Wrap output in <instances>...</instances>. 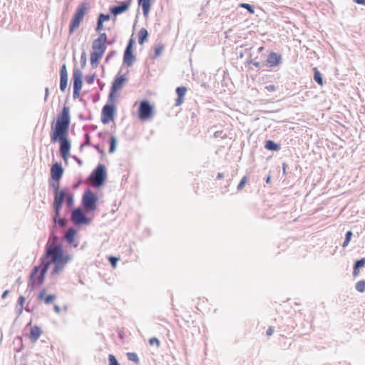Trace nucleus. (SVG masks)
<instances>
[{
	"instance_id": "1",
	"label": "nucleus",
	"mask_w": 365,
	"mask_h": 365,
	"mask_svg": "<svg viewBox=\"0 0 365 365\" xmlns=\"http://www.w3.org/2000/svg\"><path fill=\"white\" fill-rule=\"evenodd\" d=\"M71 124L70 108L64 105L58 114L56 120L51 125L50 138L53 143H59V155L65 162L71 156V141L69 139V127Z\"/></svg>"
},
{
	"instance_id": "2",
	"label": "nucleus",
	"mask_w": 365,
	"mask_h": 365,
	"mask_svg": "<svg viewBox=\"0 0 365 365\" xmlns=\"http://www.w3.org/2000/svg\"><path fill=\"white\" fill-rule=\"evenodd\" d=\"M41 258L48 262H56L66 267L72 259V255L64 250L62 245L48 242L45 246V252Z\"/></svg>"
},
{
	"instance_id": "3",
	"label": "nucleus",
	"mask_w": 365,
	"mask_h": 365,
	"mask_svg": "<svg viewBox=\"0 0 365 365\" xmlns=\"http://www.w3.org/2000/svg\"><path fill=\"white\" fill-rule=\"evenodd\" d=\"M50 266L51 262H46L45 259L40 258L38 264L34 266L30 273L28 288L31 287L32 290L34 287L42 285Z\"/></svg>"
},
{
	"instance_id": "4",
	"label": "nucleus",
	"mask_w": 365,
	"mask_h": 365,
	"mask_svg": "<svg viewBox=\"0 0 365 365\" xmlns=\"http://www.w3.org/2000/svg\"><path fill=\"white\" fill-rule=\"evenodd\" d=\"M118 99L108 96L107 103L103 106L101 120L106 125L113 121L116 115V103Z\"/></svg>"
},
{
	"instance_id": "5",
	"label": "nucleus",
	"mask_w": 365,
	"mask_h": 365,
	"mask_svg": "<svg viewBox=\"0 0 365 365\" xmlns=\"http://www.w3.org/2000/svg\"><path fill=\"white\" fill-rule=\"evenodd\" d=\"M88 10V4L86 1L81 3L76 8L69 24V34H73L80 26L85 15Z\"/></svg>"
},
{
	"instance_id": "6",
	"label": "nucleus",
	"mask_w": 365,
	"mask_h": 365,
	"mask_svg": "<svg viewBox=\"0 0 365 365\" xmlns=\"http://www.w3.org/2000/svg\"><path fill=\"white\" fill-rule=\"evenodd\" d=\"M107 178L108 173L105 165L99 163L92 170L88 179L95 182V187L100 188L105 185Z\"/></svg>"
},
{
	"instance_id": "7",
	"label": "nucleus",
	"mask_w": 365,
	"mask_h": 365,
	"mask_svg": "<svg viewBox=\"0 0 365 365\" xmlns=\"http://www.w3.org/2000/svg\"><path fill=\"white\" fill-rule=\"evenodd\" d=\"M98 201L99 197L96 193L90 188L86 189L81 199L83 205L88 207L90 212H95L97 210Z\"/></svg>"
},
{
	"instance_id": "8",
	"label": "nucleus",
	"mask_w": 365,
	"mask_h": 365,
	"mask_svg": "<svg viewBox=\"0 0 365 365\" xmlns=\"http://www.w3.org/2000/svg\"><path fill=\"white\" fill-rule=\"evenodd\" d=\"M154 115V107L147 99L140 102L138 110V118L141 121L150 120Z\"/></svg>"
},
{
	"instance_id": "9",
	"label": "nucleus",
	"mask_w": 365,
	"mask_h": 365,
	"mask_svg": "<svg viewBox=\"0 0 365 365\" xmlns=\"http://www.w3.org/2000/svg\"><path fill=\"white\" fill-rule=\"evenodd\" d=\"M128 81V78L125 74H120L118 73L114 78L111 86L110 88V91L108 93V96L118 99L119 96V91L123 88L125 83Z\"/></svg>"
},
{
	"instance_id": "10",
	"label": "nucleus",
	"mask_w": 365,
	"mask_h": 365,
	"mask_svg": "<svg viewBox=\"0 0 365 365\" xmlns=\"http://www.w3.org/2000/svg\"><path fill=\"white\" fill-rule=\"evenodd\" d=\"M71 82L73 83V97L76 99L79 98L83 87V73L76 66L73 69Z\"/></svg>"
},
{
	"instance_id": "11",
	"label": "nucleus",
	"mask_w": 365,
	"mask_h": 365,
	"mask_svg": "<svg viewBox=\"0 0 365 365\" xmlns=\"http://www.w3.org/2000/svg\"><path fill=\"white\" fill-rule=\"evenodd\" d=\"M60 181H53L52 179L48 180V186L52 189L53 194V201L52 204H56V200L60 199L61 203H64V197L66 196L67 188L60 189Z\"/></svg>"
},
{
	"instance_id": "12",
	"label": "nucleus",
	"mask_w": 365,
	"mask_h": 365,
	"mask_svg": "<svg viewBox=\"0 0 365 365\" xmlns=\"http://www.w3.org/2000/svg\"><path fill=\"white\" fill-rule=\"evenodd\" d=\"M71 218L77 225H88L92 221V219L88 217L79 207L73 210Z\"/></svg>"
},
{
	"instance_id": "13",
	"label": "nucleus",
	"mask_w": 365,
	"mask_h": 365,
	"mask_svg": "<svg viewBox=\"0 0 365 365\" xmlns=\"http://www.w3.org/2000/svg\"><path fill=\"white\" fill-rule=\"evenodd\" d=\"M282 63V54L274 51H266V61L264 63L266 68H275Z\"/></svg>"
},
{
	"instance_id": "14",
	"label": "nucleus",
	"mask_w": 365,
	"mask_h": 365,
	"mask_svg": "<svg viewBox=\"0 0 365 365\" xmlns=\"http://www.w3.org/2000/svg\"><path fill=\"white\" fill-rule=\"evenodd\" d=\"M63 205V203H61L60 199L56 200V204H52V208L53 211L52 220L56 227H57V226L63 227L66 225V220L61 217V211Z\"/></svg>"
},
{
	"instance_id": "15",
	"label": "nucleus",
	"mask_w": 365,
	"mask_h": 365,
	"mask_svg": "<svg viewBox=\"0 0 365 365\" xmlns=\"http://www.w3.org/2000/svg\"><path fill=\"white\" fill-rule=\"evenodd\" d=\"M133 0H125L123 1H120L116 5H113L109 7L110 13L114 16L113 20L116 19V16L126 12L132 3Z\"/></svg>"
},
{
	"instance_id": "16",
	"label": "nucleus",
	"mask_w": 365,
	"mask_h": 365,
	"mask_svg": "<svg viewBox=\"0 0 365 365\" xmlns=\"http://www.w3.org/2000/svg\"><path fill=\"white\" fill-rule=\"evenodd\" d=\"M64 173V169L59 162L54 163L50 170V178L53 181H60Z\"/></svg>"
},
{
	"instance_id": "17",
	"label": "nucleus",
	"mask_w": 365,
	"mask_h": 365,
	"mask_svg": "<svg viewBox=\"0 0 365 365\" xmlns=\"http://www.w3.org/2000/svg\"><path fill=\"white\" fill-rule=\"evenodd\" d=\"M77 234L78 230L71 227L68 228L64 235V238L67 244L74 248H76L79 245L78 241L76 239Z\"/></svg>"
},
{
	"instance_id": "18",
	"label": "nucleus",
	"mask_w": 365,
	"mask_h": 365,
	"mask_svg": "<svg viewBox=\"0 0 365 365\" xmlns=\"http://www.w3.org/2000/svg\"><path fill=\"white\" fill-rule=\"evenodd\" d=\"M60 85L59 88L61 92H64L68 86V71L65 63L62 64L60 68Z\"/></svg>"
},
{
	"instance_id": "19",
	"label": "nucleus",
	"mask_w": 365,
	"mask_h": 365,
	"mask_svg": "<svg viewBox=\"0 0 365 365\" xmlns=\"http://www.w3.org/2000/svg\"><path fill=\"white\" fill-rule=\"evenodd\" d=\"M56 299V294H47L46 291L44 288L42 289L38 294V299L43 302L46 304H52L55 301Z\"/></svg>"
},
{
	"instance_id": "20",
	"label": "nucleus",
	"mask_w": 365,
	"mask_h": 365,
	"mask_svg": "<svg viewBox=\"0 0 365 365\" xmlns=\"http://www.w3.org/2000/svg\"><path fill=\"white\" fill-rule=\"evenodd\" d=\"M187 91V88L184 86H178L176 88L175 93L177 94V98L175 99V103L176 106H180L182 104Z\"/></svg>"
},
{
	"instance_id": "21",
	"label": "nucleus",
	"mask_w": 365,
	"mask_h": 365,
	"mask_svg": "<svg viewBox=\"0 0 365 365\" xmlns=\"http://www.w3.org/2000/svg\"><path fill=\"white\" fill-rule=\"evenodd\" d=\"M41 334V328L37 325H35L34 327H31L30 331L27 334V336L33 343H34L39 339Z\"/></svg>"
},
{
	"instance_id": "22",
	"label": "nucleus",
	"mask_w": 365,
	"mask_h": 365,
	"mask_svg": "<svg viewBox=\"0 0 365 365\" xmlns=\"http://www.w3.org/2000/svg\"><path fill=\"white\" fill-rule=\"evenodd\" d=\"M135 60L136 57L134 54V51H124L123 58V65L130 67L133 65Z\"/></svg>"
},
{
	"instance_id": "23",
	"label": "nucleus",
	"mask_w": 365,
	"mask_h": 365,
	"mask_svg": "<svg viewBox=\"0 0 365 365\" xmlns=\"http://www.w3.org/2000/svg\"><path fill=\"white\" fill-rule=\"evenodd\" d=\"M107 48V43L99 41L98 39H94L92 43V49L93 51L100 52L101 53H104Z\"/></svg>"
},
{
	"instance_id": "24",
	"label": "nucleus",
	"mask_w": 365,
	"mask_h": 365,
	"mask_svg": "<svg viewBox=\"0 0 365 365\" xmlns=\"http://www.w3.org/2000/svg\"><path fill=\"white\" fill-rule=\"evenodd\" d=\"M138 4L142 8L143 16L145 18L148 17L151 9L152 0H138Z\"/></svg>"
},
{
	"instance_id": "25",
	"label": "nucleus",
	"mask_w": 365,
	"mask_h": 365,
	"mask_svg": "<svg viewBox=\"0 0 365 365\" xmlns=\"http://www.w3.org/2000/svg\"><path fill=\"white\" fill-rule=\"evenodd\" d=\"M365 266V257L354 261L352 274L355 277L359 275L360 269Z\"/></svg>"
},
{
	"instance_id": "26",
	"label": "nucleus",
	"mask_w": 365,
	"mask_h": 365,
	"mask_svg": "<svg viewBox=\"0 0 365 365\" xmlns=\"http://www.w3.org/2000/svg\"><path fill=\"white\" fill-rule=\"evenodd\" d=\"M266 51L267 50L264 46H260L257 48L258 54L255 56L253 53L252 59L259 61V63H265L266 61Z\"/></svg>"
},
{
	"instance_id": "27",
	"label": "nucleus",
	"mask_w": 365,
	"mask_h": 365,
	"mask_svg": "<svg viewBox=\"0 0 365 365\" xmlns=\"http://www.w3.org/2000/svg\"><path fill=\"white\" fill-rule=\"evenodd\" d=\"M264 147L265 149L272 152H277L281 149V145L272 140H265Z\"/></svg>"
},
{
	"instance_id": "28",
	"label": "nucleus",
	"mask_w": 365,
	"mask_h": 365,
	"mask_svg": "<svg viewBox=\"0 0 365 365\" xmlns=\"http://www.w3.org/2000/svg\"><path fill=\"white\" fill-rule=\"evenodd\" d=\"M149 36V33L145 28H141L138 31V43L143 45L147 41Z\"/></svg>"
},
{
	"instance_id": "29",
	"label": "nucleus",
	"mask_w": 365,
	"mask_h": 365,
	"mask_svg": "<svg viewBox=\"0 0 365 365\" xmlns=\"http://www.w3.org/2000/svg\"><path fill=\"white\" fill-rule=\"evenodd\" d=\"M313 79L319 86L324 84V81L322 74L317 67L313 68Z\"/></svg>"
},
{
	"instance_id": "30",
	"label": "nucleus",
	"mask_w": 365,
	"mask_h": 365,
	"mask_svg": "<svg viewBox=\"0 0 365 365\" xmlns=\"http://www.w3.org/2000/svg\"><path fill=\"white\" fill-rule=\"evenodd\" d=\"M108 143L109 144V153L112 154L115 152L117 144H118V139L117 137L114 135H111L108 140Z\"/></svg>"
},
{
	"instance_id": "31",
	"label": "nucleus",
	"mask_w": 365,
	"mask_h": 365,
	"mask_svg": "<svg viewBox=\"0 0 365 365\" xmlns=\"http://www.w3.org/2000/svg\"><path fill=\"white\" fill-rule=\"evenodd\" d=\"M18 339L20 341V346L18 348H14L15 351L17 353V354L14 355V360L16 363L18 361H21L23 360V354H21V351L23 349V337L19 336Z\"/></svg>"
},
{
	"instance_id": "32",
	"label": "nucleus",
	"mask_w": 365,
	"mask_h": 365,
	"mask_svg": "<svg viewBox=\"0 0 365 365\" xmlns=\"http://www.w3.org/2000/svg\"><path fill=\"white\" fill-rule=\"evenodd\" d=\"M252 56H253V53H250V56L246 61L247 64H252V65L255 66L259 70L265 67L264 63H259V61H257L252 59Z\"/></svg>"
},
{
	"instance_id": "33",
	"label": "nucleus",
	"mask_w": 365,
	"mask_h": 365,
	"mask_svg": "<svg viewBox=\"0 0 365 365\" xmlns=\"http://www.w3.org/2000/svg\"><path fill=\"white\" fill-rule=\"evenodd\" d=\"M51 264H53V267L51 272V277H55V276L59 274V273L61 272H62L63 269L65 268V266H63L62 264H58L56 262H51Z\"/></svg>"
},
{
	"instance_id": "34",
	"label": "nucleus",
	"mask_w": 365,
	"mask_h": 365,
	"mask_svg": "<svg viewBox=\"0 0 365 365\" xmlns=\"http://www.w3.org/2000/svg\"><path fill=\"white\" fill-rule=\"evenodd\" d=\"M104 53H101L100 52H96L92 51L91 52V58L90 61L91 62H98L100 63L101 58H103Z\"/></svg>"
},
{
	"instance_id": "35",
	"label": "nucleus",
	"mask_w": 365,
	"mask_h": 365,
	"mask_svg": "<svg viewBox=\"0 0 365 365\" xmlns=\"http://www.w3.org/2000/svg\"><path fill=\"white\" fill-rule=\"evenodd\" d=\"M23 312V295H19L18 300H17V305L16 307V312L18 314V317H16V320L18 319V317Z\"/></svg>"
},
{
	"instance_id": "36",
	"label": "nucleus",
	"mask_w": 365,
	"mask_h": 365,
	"mask_svg": "<svg viewBox=\"0 0 365 365\" xmlns=\"http://www.w3.org/2000/svg\"><path fill=\"white\" fill-rule=\"evenodd\" d=\"M352 237H353L352 231L351 230L346 231V232L345 233V237H344V242L341 245L343 248H345L349 245V242L351 240Z\"/></svg>"
},
{
	"instance_id": "37",
	"label": "nucleus",
	"mask_w": 365,
	"mask_h": 365,
	"mask_svg": "<svg viewBox=\"0 0 365 365\" xmlns=\"http://www.w3.org/2000/svg\"><path fill=\"white\" fill-rule=\"evenodd\" d=\"M64 197L67 198V205L70 207H73L74 204L73 194L68 189L66 190V196Z\"/></svg>"
},
{
	"instance_id": "38",
	"label": "nucleus",
	"mask_w": 365,
	"mask_h": 365,
	"mask_svg": "<svg viewBox=\"0 0 365 365\" xmlns=\"http://www.w3.org/2000/svg\"><path fill=\"white\" fill-rule=\"evenodd\" d=\"M127 358L129 361L134 362L136 364H138L140 362V359L135 352H128L126 354Z\"/></svg>"
},
{
	"instance_id": "39",
	"label": "nucleus",
	"mask_w": 365,
	"mask_h": 365,
	"mask_svg": "<svg viewBox=\"0 0 365 365\" xmlns=\"http://www.w3.org/2000/svg\"><path fill=\"white\" fill-rule=\"evenodd\" d=\"M135 41L132 36L129 38L124 51H134Z\"/></svg>"
},
{
	"instance_id": "40",
	"label": "nucleus",
	"mask_w": 365,
	"mask_h": 365,
	"mask_svg": "<svg viewBox=\"0 0 365 365\" xmlns=\"http://www.w3.org/2000/svg\"><path fill=\"white\" fill-rule=\"evenodd\" d=\"M355 289L359 292L364 293L365 292V280L357 282L355 284Z\"/></svg>"
},
{
	"instance_id": "41",
	"label": "nucleus",
	"mask_w": 365,
	"mask_h": 365,
	"mask_svg": "<svg viewBox=\"0 0 365 365\" xmlns=\"http://www.w3.org/2000/svg\"><path fill=\"white\" fill-rule=\"evenodd\" d=\"M164 46L163 44H158V45H156L155 47H154V58H158L159 57L163 51L164 50Z\"/></svg>"
},
{
	"instance_id": "42",
	"label": "nucleus",
	"mask_w": 365,
	"mask_h": 365,
	"mask_svg": "<svg viewBox=\"0 0 365 365\" xmlns=\"http://www.w3.org/2000/svg\"><path fill=\"white\" fill-rule=\"evenodd\" d=\"M248 180H249V177L247 175L243 176L237 187V190H242L245 187Z\"/></svg>"
},
{
	"instance_id": "43",
	"label": "nucleus",
	"mask_w": 365,
	"mask_h": 365,
	"mask_svg": "<svg viewBox=\"0 0 365 365\" xmlns=\"http://www.w3.org/2000/svg\"><path fill=\"white\" fill-rule=\"evenodd\" d=\"M240 7L247 9L250 14H255V7L250 4L241 3Z\"/></svg>"
},
{
	"instance_id": "44",
	"label": "nucleus",
	"mask_w": 365,
	"mask_h": 365,
	"mask_svg": "<svg viewBox=\"0 0 365 365\" xmlns=\"http://www.w3.org/2000/svg\"><path fill=\"white\" fill-rule=\"evenodd\" d=\"M84 139H85L84 142L81 144V147L93 145V144L91 143V136L88 133H86L84 134Z\"/></svg>"
},
{
	"instance_id": "45",
	"label": "nucleus",
	"mask_w": 365,
	"mask_h": 365,
	"mask_svg": "<svg viewBox=\"0 0 365 365\" xmlns=\"http://www.w3.org/2000/svg\"><path fill=\"white\" fill-rule=\"evenodd\" d=\"M110 17L111 16L110 14L100 13L97 17V19L104 23L105 21H109L110 19Z\"/></svg>"
},
{
	"instance_id": "46",
	"label": "nucleus",
	"mask_w": 365,
	"mask_h": 365,
	"mask_svg": "<svg viewBox=\"0 0 365 365\" xmlns=\"http://www.w3.org/2000/svg\"><path fill=\"white\" fill-rule=\"evenodd\" d=\"M108 365H120L117 358L113 354H110L108 355Z\"/></svg>"
},
{
	"instance_id": "47",
	"label": "nucleus",
	"mask_w": 365,
	"mask_h": 365,
	"mask_svg": "<svg viewBox=\"0 0 365 365\" xmlns=\"http://www.w3.org/2000/svg\"><path fill=\"white\" fill-rule=\"evenodd\" d=\"M96 77H97V75L96 73H93V74H90V75H86L85 77L86 82L88 84H92L94 82Z\"/></svg>"
},
{
	"instance_id": "48",
	"label": "nucleus",
	"mask_w": 365,
	"mask_h": 365,
	"mask_svg": "<svg viewBox=\"0 0 365 365\" xmlns=\"http://www.w3.org/2000/svg\"><path fill=\"white\" fill-rule=\"evenodd\" d=\"M120 258L115 256H109L108 261L112 267L115 268L117 266V263L119 261Z\"/></svg>"
},
{
	"instance_id": "49",
	"label": "nucleus",
	"mask_w": 365,
	"mask_h": 365,
	"mask_svg": "<svg viewBox=\"0 0 365 365\" xmlns=\"http://www.w3.org/2000/svg\"><path fill=\"white\" fill-rule=\"evenodd\" d=\"M149 344L150 346L155 345L157 348H159L160 346V341L159 340L158 338L153 336L149 339Z\"/></svg>"
},
{
	"instance_id": "50",
	"label": "nucleus",
	"mask_w": 365,
	"mask_h": 365,
	"mask_svg": "<svg viewBox=\"0 0 365 365\" xmlns=\"http://www.w3.org/2000/svg\"><path fill=\"white\" fill-rule=\"evenodd\" d=\"M86 61H87V58H86V53L85 51H83L82 53H81V58H80V63H81V68H83L86 65Z\"/></svg>"
},
{
	"instance_id": "51",
	"label": "nucleus",
	"mask_w": 365,
	"mask_h": 365,
	"mask_svg": "<svg viewBox=\"0 0 365 365\" xmlns=\"http://www.w3.org/2000/svg\"><path fill=\"white\" fill-rule=\"evenodd\" d=\"M103 29H104L103 23L101 21L97 19L96 26L95 28L96 31L98 33H100Z\"/></svg>"
},
{
	"instance_id": "52",
	"label": "nucleus",
	"mask_w": 365,
	"mask_h": 365,
	"mask_svg": "<svg viewBox=\"0 0 365 365\" xmlns=\"http://www.w3.org/2000/svg\"><path fill=\"white\" fill-rule=\"evenodd\" d=\"M96 39H98L99 41H103V42L107 43V42H108L107 34L106 33L100 32L99 33V36H98V37Z\"/></svg>"
},
{
	"instance_id": "53",
	"label": "nucleus",
	"mask_w": 365,
	"mask_h": 365,
	"mask_svg": "<svg viewBox=\"0 0 365 365\" xmlns=\"http://www.w3.org/2000/svg\"><path fill=\"white\" fill-rule=\"evenodd\" d=\"M115 55H116V51L115 50L109 51L106 57V59H105L106 63H108L110 59H111Z\"/></svg>"
},
{
	"instance_id": "54",
	"label": "nucleus",
	"mask_w": 365,
	"mask_h": 365,
	"mask_svg": "<svg viewBox=\"0 0 365 365\" xmlns=\"http://www.w3.org/2000/svg\"><path fill=\"white\" fill-rule=\"evenodd\" d=\"M92 147L95 148L102 156L105 155V151L98 144H93Z\"/></svg>"
},
{
	"instance_id": "55",
	"label": "nucleus",
	"mask_w": 365,
	"mask_h": 365,
	"mask_svg": "<svg viewBox=\"0 0 365 365\" xmlns=\"http://www.w3.org/2000/svg\"><path fill=\"white\" fill-rule=\"evenodd\" d=\"M277 87L274 84H270L265 86V89L269 92L274 91Z\"/></svg>"
},
{
	"instance_id": "56",
	"label": "nucleus",
	"mask_w": 365,
	"mask_h": 365,
	"mask_svg": "<svg viewBox=\"0 0 365 365\" xmlns=\"http://www.w3.org/2000/svg\"><path fill=\"white\" fill-rule=\"evenodd\" d=\"M72 158L78 163L79 166H81L83 165V161L81 158H79L76 155H73Z\"/></svg>"
},
{
	"instance_id": "57",
	"label": "nucleus",
	"mask_w": 365,
	"mask_h": 365,
	"mask_svg": "<svg viewBox=\"0 0 365 365\" xmlns=\"http://www.w3.org/2000/svg\"><path fill=\"white\" fill-rule=\"evenodd\" d=\"M274 331V329L273 327H269L267 330L266 331V334L267 336H271Z\"/></svg>"
},
{
	"instance_id": "58",
	"label": "nucleus",
	"mask_w": 365,
	"mask_h": 365,
	"mask_svg": "<svg viewBox=\"0 0 365 365\" xmlns=\"http://www.w3.org/2000/svg\"><path fill=\"white\" fill-rule=\"evenodd\" d=\"M53 311L57 313V314H59L61 311V308L60 306L57 305V304H55L53 306Z\"/></svg>"
},
{
	"instance_id": "59",
	"label": "nucleus",
	"mask_w": 365,
	"mask_h": 365,
	"mask_svg": "<svg viewBox=\"0 0 365 365\" xmlns=\"http://www.w3.org/2000/svg\"><path fill=\"white\" fill-rule=\"evenodd\" d=\"M48 95H49V89L48 88H45V96H44V101H46L47 99H48Z\"/></svg>"
},
{
	"instance_id": "60",
	"label": "nucleus",
	"mask_w": 365,
	"mask_h": 365,
	"mask_svg": "<svg viewBox=\"0 0 365 365\" xmlns=\"http://www.w3.org/2000/svg\"><path fill=\"white\" fill-rule=\"evenodd\" d=\"M353 1L357 4L365 6V0H353Z\"/></svg>"
},
{
	"instance_id": "61",
	"label": "nucleus",
	"mask_w": 365,
	"mask_h": 365,
	"mask_svg": "<svg viewBox=\"0 0 365 365\" xmlns=\"http://www.w3.org/2000/svg\"><path fill=\"white\" fill-rule=\"evenodd\" d=\"M108 133L106 132H99L98 133V137L100 138H105L106 135H107Z\"/></svg>"
},
{
	"instance_id": "62",
	"label": "nucleus",
	"mask_w": 365,
	"mask_h": 365,
	"mask_svg": "<svg viewBox=\"0 0 365 365\" xmlns=\"http://www.w3.org/2000/svg\"><path fill=\"white\" fill-rule=\"evenodd\" d=\"M97 83L98 84L101 90H103L104 86H105V83L103 82H102L101 80L98 79L97 80Z\"/></svg>"
},
{
	"instance_id": "63",
	"label": "nucleus",
	"mask_w": 365,
	"mask_h": 365,
	"mask_svg": "<svg viewBox=\"0 0 365 365\" xmlns=\"http://www.w3.org/2000/svg\"><path fill=\"white\" fill-rule=\"evenodd\" d=\"M98 65H99V63H98V62H95V61H93V62H91V68H92L93 69L96 68L98 66Z\"/></svg>"
},
{
	"instance_id": "64",
	"label": "nucleus",
	"mask_w": 365,
	"mask_h": 365,
	"mask_svg": "<svg viewBox=\"0 0 365 365\" xmlns=\"http://www.w3.org/2000/svg\"><path fill=\"white\" fill-rule=\"evenodd\" d=\"M222 133V131H216L215 133H214V135L215 138H218V137H221L222 138H224L225 137H222L221 136V134Z\"/></svg>"
}]
</instances>
